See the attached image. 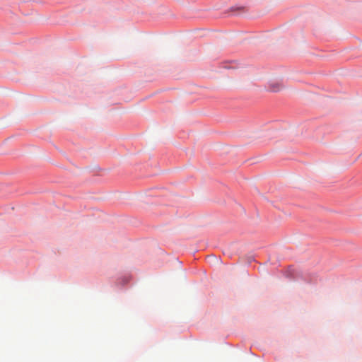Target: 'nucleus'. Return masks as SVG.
<instances>
[{
  "label": "nucleus",
  "mask_w": 362,
  "mask_h": 362,
  "mask_svg": "<svg viewBox=\"0 0 362 362\" xmlns=\"http://www.w3.org/2000/svg\"><path fill=\"white\" fill-rule=\"evenodd\" d=\"M282 88V86L280 83H272L269 86V89L273 92H278Z\"/></svg>",
  "instance_id": "f257e3e1"
}]
</instances>
